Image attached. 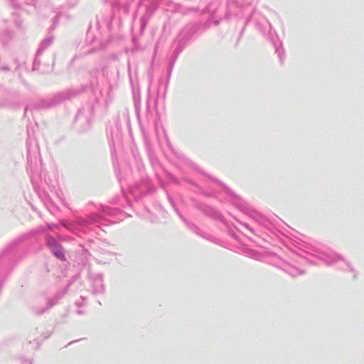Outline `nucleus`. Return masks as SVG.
<instances>
[{
	"instance_id": "1",
	"label": "nucleus",
	"mask_w": 364,
	"mask_h": 364,
	"mask_svg": "<svg viewBox=\"0 0 364 364\" xmlns=\"http://www.w3.org/2000/svg\"><path fill=\"white\" fill-rule=\"evenodd\" d=\"M56 256L61 259H64V255L62 252L55 253Z\"/></svg>"
}]
</instances>
